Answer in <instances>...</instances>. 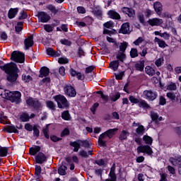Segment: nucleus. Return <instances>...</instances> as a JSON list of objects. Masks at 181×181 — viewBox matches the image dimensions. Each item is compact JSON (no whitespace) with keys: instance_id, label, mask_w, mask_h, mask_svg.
Masks as SVG:
<instances>
[{"instance_id":"f03ea898","label":"nucleus","mask_w":181,"mask_h":181,"mask_svg":"<svg viewBox=\"0 0 181 181\" xmlns=\"http://www.w3.org/2000/svg\"><path fill=\"white\" fill-rule=\"evenodd\" d=\"M70 146H73L74 152H78L80 148L83 147L86 149H91V145L88 140H76L75 141L69 142Z\"/></svg>"},{"instance_id":"49530a36","label":"nucleus","mask_w":181,"mask_h":181,"mask_svg":"<svg viewBox=\"0 0 181 181\" xmlns=\"http://www.w3.org/2000/svg\"><path fill=\"white\" fill-rule=\"evenodd\" d=\"M22 80L23 81H24V83H29L30 81H32V80H33V78H32L30 75L26 76V74H23Z\"/></svg>"},{"instance_id":"f3484780","label":"nucleus","mask_w":181,"mask_h":181,"mask_svg":"<svg viewBox=\"0 0 181 181\" xmlns=\"http://www.w3.org/2000/svg\"><path fill=\"white\" fill-rule=\"evenodd\" d=\"M107 16L110 19H113L115 21H119L121 19V15L118 13V12L115 11V10H110L107 12Z\"/></svg>"},{"instance_id":"338daca9","label":"nucleus","mask_w":181,"mask_h":181,"mask_svg":"<svg viewBox=\"0 0 181 181\" xmlns=\"http://www.w3.org/2000/svg\"><path fill=\"white\" fill-rule=\"evenodd\" d=\"M127 15L129 16V18H134L135 16V10L130 8Z\"/></svg>"},{"instance_id":"79ce46f5","label":"nucleus","mask_w":181,"mask_h":181,"mask_svg":"<svg viewBox=\"0 0 181 181\" xmlns=\"http://www.w3.org/2000/svg\"><path fill=\"white\" fill-rule=\"evenodd\" d=\"M121 98V93L119 92H117L112 95L110 100L113 103H115V101H118Z\"/></svg>"},{"instance_id":"13d9d810","label":"nucleus","mask_w":181,"mask_h":181,"mask_svg":"<svg viewBox=\"0 0 181 181\" xmlns=\"http://www.w3.org/2000/svg\"><path fill=\"white\" fill-rule=\"evenodd\" d=\"M40 173H42V167H40V165H35V176H40Z\"/></svg>"},{"instance_id":"412c9836","label":"nucleus","mask_w":181,"mask_h":181,"mask_svg":"<svg viewBox=\"0 0 181 181\" xmlns=\"http://www.w3.org/2000/svg\"><path fill=\"white\" fill-rule=\"evenodd\" d=\"M19 13V8H11L8 12V19H13L16 18V15Z\"/></svg>"},{"instance_id":"1a4fd4ad","label":"nucleus","mask_w":181,"mask_h":181,"mask_svg":"<svg viewBox=\"0 0 181 181\" xmlns=\"http://www.w3.org/2000/svg\"><path fill=\"white\" fill-rule=\"evenodd\" d=\"M22 97V93L19 91L13 92L12 95H11L9 101L11 103H15L16 104H20L22 100L21 99Z\"/></svg>"},{"instance_id":"052dcab7","label":"nucleus","mask_w":181,"mask_h":181,"mask_svg":"<svg viewBox=\"0 0 181 181\" xmlns=\"http://www.w3.org/2000/svg\"><path fill=\"white\" fill-rule=\"evenodd\" d=\"M151 121L158 124V118H159V115L158 113H153L151 115Z\"/></svg>"},{"instance_id":"bf43d9fd","label":"nucleus","mask_w":181,"mask_h":181,"mask_svg":"<svg viewBox=\"0 0 181 181\" xmlns=\"http://www.w3.org/2000/svg\"><path fill=\"white\" fill-rule=\"evenodd\" d=\"M44 29L45 32H47V33H50V32H53V27H52L50 24H45L44 25Z\"/></svg>"},{"instance_id":"7c9ffc66","label":"nucleus","mask_w":181,"mask_h":181,"mask_svg":"<svg viewBox=\"0 0 181 181\" xmlns=\"http://www.w3.org/2000/svg\"><path fill=\"white\" fill-rule=\"evenodd\" d=\"M47 9L52 12L54 16H56L57 13H59V9L55 7V6H53V4H49L47 6Z\"/></svg>"},{"instance_id":"4c0bfd02","label":"nucleus","mask_w":181,"mask_h":181,"mask_svg":"<svg viewBox=\"0 0 181 181\" xmlns=\"http://www.w3.org/2000/svg\"><path fill=\"white\" fill-rule=\"evenodd\" d=\"M146 73L148 76H155V69L151 66H146L145 68Z\"/></svg>"},{"instance_id":"8fccbe9b","label":"nucleus","mask_w":181,"mask_h":181,"mask_svg":"<svg viewBox=\"0 0 181 181\" xmlns=\"http://www.w3.org/2000/svg\"><path fill=\"white\" fill-rule=\"evenodd\" d=\"M129 100L132 104H139V101H141V99H138L133 95H130Z\"/></svg>"},{"instance_id":"37998d69","label":"nucleus","mask_w":181,"mask_h":181,"mask_svg":"<svg viewBox=\"0 0 181 181\" xmlns=\"http://www.w3.org/2000/svg\"><path fill=\"white\" fill-rule=\"evenodd\" d=\"M138 56H139L138 49L136 48H132L130 50V57L132 59H135V57H138Z\"/></svg>"},{"instance_id":"e433bc0d","label":"nucleus","mask_w":181,"mask_h":181,"mask_svg":"<svg viewBox=\"0 0 181 181\" xmlns=\"http://www.w3.org/2000/svg\"><path fill=\"white\" fill-rule=\"evenodd\" d=\"M127 47H128V42H127L126 41H123L122 42L120 43L119 46V52L125 53Z\"/></svg>"},{"instance_id":"3c124183","label":"nucleus","mask_w":181,"mask_h":181,"mask_svg":"<svg viewBox=\"0 0 181 181\" xmlns=\"http://www.w3.org/2000/svg\"><path fill=\"white\" fill-rule=\"evenodd\" d=\"M99 106H100V104L98 103H95L90 107V111L92 114H93V115H95V112Z\"/></svg>"},{"instance_id":"f704fd0d","label":"nucleus","mask_w":181,"mask_h":181,"mask_svg":"<svg viewBox=\"0 0 181 181\" xmlns=\"http://www.w3.org/2000/svg\"><path fill=\"white\" fill-rule=\"evenodd\" d=\"M20 119L21 122H29L30 117H29V113L28 112H23L20 115Z\"/></svg>"},{"instance_id":"b1692460","label":"nucleus","mask_w":181,"mask_h":181,"mask_svg":"<svg viewBox=\"0 0 181 181\" xmlns=\"http://www.w3.org/2000/svg\"><path fill=\"white\" fill-rule=\"evenodd\" d=\"M40 149H42V147H40V146H34V147H31L29 148V153L31 156H35V155L40 152Z\"/></svg>"},{"instance_id":"473e14b6","label":"nucleus","mask_w":181,"mask_h":181,"mask_svg":"<svg viewBox=\"0 0 181 181\" xmlns=\"http://www.w3.org/2000/svg\"><path fill=\"white\" fill-rule=\"evenodd\" d=\"M9 152V147H3L0 146V156L1 158H5L8 156V153Z\"/></svg>"},{"instance_id":"58836bf2","label":"nucleus","mask_w":181,"mask_h":181,"mask_svg":"<svg viewBox=\"0 0 181 181\" xmlns=\"http://www.w3.org/2000/svg\"><path fill=\"white\" fill-rule=\"evenodd\" d=\"M47 107L52 111H56V104L52 100H48L46 102Z\"/></svg>"},{"instance_id":"2f4dec72","label":"nucleus","mask_w":181,"mask_h":181,"mask_svg":"<svg viewBox=\"0 0 181 181\" xmlns=\"http://www.w3.org/2000/svg\"><path fill=\"white\" fill-rule=\"evenodd\" d=\"M118 67H119V62H118V60L110 62V68L112 69L113 71H117Z\"/></svg>"},{"instance_id":"5701e85b","label":"nucleus","mask_w":181,"mask_h":181,"mask_svg":"<svg viewBox=\"0 0 181 181\" xmlns=\"http://www.w3.org/2000/svg\"><path fill=\"white\" fill-rule=\"evenodd\" d=\"M134 69L136 71H144V69H145V60H141L139 63H136L134 64Z\"/></svg>"},{"instance_id":"7ed1b4c3","label":"nucleus","mask_w":181,"mask_h":181,"mask_svg":"<svg viewBox=\"0 0 181 181\" xmlns=\"http://www.w3.org/2000/svg\"><path fill=\"white\" fill-rule=\"evenodd\" d=\"M26 104L28 107H33L37 112H40L43 110V105L37 98L30 97L26 100Z\"/></svg>"},{"instance_id":"0eeeda50","label":"nucleus","mask_w":181,"mask_h":181,"mask_svg":"<svg viewBox=\"0 0 181 181\" xmlns=\"http://www.w3.org/2000/svg\"><path fill=\"white\" fill-rule=\"evenodd\" d=\"M144 95L148 101H155L158 98V92L152 90H146L144 91Z\"/></svg>"},{"instance_id":"e2e57ef3","label":"nucleus","mask_w":181,"mask_h":181,"mask_svg":"<svg viewBox=\"0 0 181 181\" xmlns=\"http://www.w3.org/2000/svg\"><path fill=\"white\" fill-rule=\"evenodd\" d=\"M127 131L125 130H122V134L119 135V140L120 141H125V139H127Z\"/></svg>"},{"instance_id":"ea45409f","label":"nucleus","mask_w":181,"mask_h":181,"mask_svg":"<svg viewBox=\"0 0 181 181\" xmlns=\"http://www.w3.org/2000/svg\"><path fill=\"white\" fill-rule=\"evenodd\" d=\"M136 132L137 135H140V136L144 135L145 134V127L141 124L136 129Z\"/></svg>"},{"instance_id":"393cba45","label":"nucleus","mask_w":181,"mask_h":181,"mask_svg":"<svg viewBox=\"0 0 181 181\" xmlns=\"http://www.w3.org/2000/svg\"><path fill=\"white\" fill-rule=\"evenodd\" d=\"M154 42L156 43H158V47H160L161 49H165V47H168V44H166V42L163 40L159 39L158 37H156L154 39Z\"/></svg>"},{"instance_id":"4be33fe9","label":"nucleus","mask_w":181,"mask_h":181,"mask_svg":"<svg viewBox=\"0 0 181 181\" xmlns=\"http://www.w3.org/2000/svg\"><path fill=\"white\" fill-rule=\"evenodd\" d=\"M47 54L51 57H59L60 52L54 51L52 47H48L46 50Z\"/></svg>"},{"instance_id":"c756f323","label":"nucleus","mask_w":181,"mask_h":181,"mask_svg":"<svg viewBox=\"0 0 181 181\" xmlns=\"http://www.w3.org/2000/svg\"><path fill=\"white\" fill-rule=\"evenodd\" d=\"M116 59L119 62H121L122 63H124V60L127 59V54L119 51L117 54H116Z\"/></svg>"},{"instance_id":"cd10ccee","label":"nucleus","mask_w":181,"mask_h":181,"mask_svg":"<svg viewBox=\"0 0 181 181\" xmlns=\"http://www.w3.org/2000/svg\"><path fill=\"white\" fill-rule=\"evenodd\" d=\"M8 117L5 115L4 112H0V124H3L4 125H6V124H11V122H7Z\"/></svg>"},{"instance_id":"bb28decb","label":"nucleus","mask_w":181,"mask_h":181,"mask_svg":"<svg viewBox=\"0 0 181 181\" xmlns=\"http://www.w3.org/2000/svg\"><path fill=\"white\" fill-rule=\"evenodd\" d=\"M117 131H118V128L110 129L105 131V134H106V136H107L109 139H112V136L115 135V132H117Z\"/></svg>"},{"instance_id":"f8f14e48","label":"nucleus","mask_w":181,"mask_h":181,"mask_svg":"<svg viewBox=\"0 0 181 181\" xmlns=\"http://www.w3.org/2000/svg\"><path fill=\"white\" fill-rule=\"evenodd\" d=\"M64 93L66 95H69V97H76L77 95V92H76V89L71 85H67L64 88Z\"/></svg>"},{"instance_id":"09e8293b","label":"nucleus","mask_w":181,"mask_h":181,"mask_svg":"<svg viewBox=\"0 0 181 181\" xmlns=\"http://www.w3.org/2000/svg\"><path fill=\"white\" fill-rule=\"evenodd\" d=\"M137 18L140 22V23H142V25L144 26H145V16H144V13H139L138 15H137Z\"/></svg>"},{"instance_id":"6ab92c4d","label":"nucleus","mask_w":181,"mask_h":181,"mask_svg":"<svg viewBox=\"0 0 181 181\" xmlns=\"http://www.w3.org/2000/svg\"><path fill=\"white\" fill-rule=\"evenodd\" d=\"M4 131L7 132L8 134H19V131L18 130V129H16V127L13 124L4 127Z\"/></svg>"},{"instance_id":"c85d7f7f","label":"nucleus","mask_w":181,"mask_h":181,"mask_svg":"<svg viewBox=\"0 0 181 181\" xmlns=\"http://www.w3.org/2000/svg\"><path fill=\"white\" fill-rule=\"evenodd\" d=\"M89 155L90 156L94 155V153H93V150L88 151V152L84 150H80L78 152V156H81V158H85L86 159L88 158Z\"/></svg>"},{"instance_id":"aec40b11","label":"nucleus","mask_w":181,"mask_h":181,"mask_svg":"<svg viewBox=\"0 0 181 181\" xmlns=\"http://www.w3.org/2000/svg\"><path fill=\"white\" fill-rule=\"evenodd\" d=\"M50 74V69L47 66H42L40 70L39 77L43 78V77H47Z\"/></svg>"},{"instance_id":"9d476101","label":"nucleus","mask_w":181,"mask_h":181,"mask_svg":"<svg viewBox=\"0 0 181 181\" xmlns=\"http://www.w3.org/2000/svg\"><path fill=\"white\" fill-rule=\"evenodd\" d=\"M37 16L38 19H40V22H41L42 23H47V22L50 21V19H52L50 15L45 11L38 12Z\"/></svg>"},{"instance_id":"20e7f679","label":"nucleus","mask_w":181,"mask_h":181,"mask_svg":"<svg viewBox=\"0 0 181 181\" xmlns=\"http://www.w3.org/2000/svg\"><path fill=\"white\" fill-rule=\"evenodd\" d=\"M54 99L57 103L58 108H61L64 110H67L70 105L69 104V101H67V98L62 95H57L54 96Z\"/></svg>"},{"instance_id":"a878e982","label":"nucleus","mask_w":181,"mask_h":181,"mask_svg":"<svg viewBox=\"0 0 181 181\" xmlns=\"http://www.w3.org/2000/svg\"><path fill=\"white\" fill-rule=\"evenodd\" d=\"M138 107H139V108H143V110H149L151 108V106L146 102V100L142 99H140Z\"/></svg>"},{"instance_id":"72a5a7b5","label":"nucleus","mask_w":181,"mask_h":181,"mask_svg":"<svg viewBox=\"0 0 181 181\" xmlns=\"http://www.w3.org/2000/svg\"><path fill=\"white\" fill-rule=\"evenodd\" d=\"M143 141L146 144V145L151 146L153 144V139L151 136L144 135L143 136Z\"/></svg>"},{"instance_id":"6e6d98bb","label":"nucleus","mask_w":181,"mask_h":181,"mask_svg":"<svg viewBox=\"0 0 181 181\" xmlns=\"http://www.w3.org/2000/svg\"><path fill=\"white\" fill-rule=\"evenodd\" d=\"M96 94H100V98H102V100H104V101H108V95H105L104 94V92H103L102 90L97 91Z\"/></svg>"},{"instance_id":"4d7b16f0","label":"nucleus","mask_w":181,"mask_h":181,"mask_svg":"<svg viewBox=\"0 0 181 181\" xmlns=\"http://www.w3.org/2000/svg\"><path fill=\"white\" fill-rule=\"evenodd\" d=\"M104 28L106 29H111V28H114V22L112 21H107L103 24Z\"/></svg>"},{"instance_id":"f257e3e1","label":"nucleus","mask_w":181,"mask_h":181,"mask_svg":"<svg viewBox=\"0 0 181 181\" xmlns=\"http://www.w3.org/2000/svg\"><path fill=\"white\" fill-rule=\"evenodd\" d=\"M0 69L7 75L6 80L9 83H15L19 78V68L14 62H9L4 66H0Z\"/></svg>"},{"instance_id":"864d4df0","label":"nucleus","mask_w":181,"mask_h":181,"mask_svg":"<svg viewBox=\"0 0 181 181\" xmlns=\"http://www.w3.org/2000/svg\"><path fill=\"white\" fill-rule=\"evenodd\" d=\"M61 45H64V46H71L73 42L71 41L64 38L60 40Z\"/></svg>"},{"instance_id":"39448f33","label":"nucleus","mask_w":181,"mask_h":181,"mask_svg":"<svg viewBox=\"0 0 181 181\" xmlns=\"http://www.w3.org/2000/svg\"><path fill=\"white\" fill-rule=\"evenodd\" d=\"M10 59L16 63H25V54L19 51H13L11 54Z\"/></svg>"},{"instance_id":"0e129e2a","label":"nucleus","mask_w":181,"mask_h":181,"mask_svg":"<svg viewBox=\"0 0 181 181\" xmlns=\"http://www.w3.org/2000/svg\"><path fill=\"white\" fill-rule=\"evenodd\" d=\"M93 18L90 16H86L83 18V22L86 23V25H91L93 23Z\"/></svg>"},{"instance_id":"2eb2a0df","label":"nucleus","mask_w":181,"mask_h":181,"mask_svg":"<svg viewBox=\"0 0 181 181\" xmlns=\"http://www.w3.org/2000/svg\"><path fill=\"white\" fill-rule=\"evenodd\" d=\"M169 162L173 165V166H179L181 165V156L177 155L175 157H170Z\"/></svg>"},{"instance_id":"c03bdc74","label":"nucleus","mask_w":181,"mask_h":181,"mask_svg":"<svg viewBox=\"0 0 181 181\" xmlns=\"http://www.w3.org/2000/svg\"><path fill=\"white\" fill-rule=\"evenodd\" d=\"M70 135V129L69 127H65L60 134L61 138H64V136H69Z\"/></svg>"},{"instance_id":"6e6552de","label":"nucleus","mask_w":181,"mask_h":181,"mask_svg":"<svg viewBox=\"0 0 181 181\" xmlns=\"http://www.w3.org/2000/svg\"><path fill=\"white\" fill-rule=\"evenodd\" d=\"M35 163H38L39 165H43L45 162H47V156L43 152H39L35 156Z\"/></svg>"},{"instance_id":"4468645a","label":"nucleus","mask_w":181,"mask_h":181,"mask_svg":"<svg viewBox=\"0 0 181 181\" xmlns=\"http://www.w3.org/2000/svg\"><path fill=\"white\" fill-rule=\"evenodd\" d=\"M33 45H35V42L33 41V35L28 36L27 38L24 40V45L25 50H28L29 47H33Z\"/></svg>"},{"instance_id":"de8ad7c7","label":"nucleus","mask_w":181,"mask_h":181,"mask_svg":"<svg viewBox=\"0 0 181 181\" xmlns=\"http://www.w3.org/2000/svg\"><path fill=\"white\" fill-rule=\"evenodd\" d=\"M167 88L168 90H170V91H176V90H177V86H176V83L170 82Z\"/></svg>"},{"instance_id":"ddd939ff","label":"nucleus","mask_w":181,"mask_h":181,"mask_svg":"<svg viewBox=\"0 0 181 181\" xmlns=\"http://www.w3.org/2000/svg\"><path fill=\"white\" fill-rule=\"evenodd\" d=\"M147 23L150 26H160L163 24V20L162 18H150L147 21Z\"/></svg>"},{"instance_id":"69168bd1","label":"nucleus","mask_w":181,"mask_h":181,"mask_svg":"<svg viewBox=\"0 0 181 181\" xmlns=\"http://www.w3.org/2000/svg\"><path fill=\"white\" fill-rule=\"evenodd\" d=\"M4 95H5L6 98L7 100H11V95H12V94L13 93L11 92L8 90H5V89H4Z\"/></svg>"},{"instance_id":"680f3d73","label":"nucleus","mask_w":181,"mask_h":181,"mask_svg":"<svg viewBox=\"0 0 181 181\" xmlns=\"http://www.w3.org/2000/svg\"><path fill=\"white\" fill-rule=\"evenodd\" d=\"M26 18H28V13H26V12L24 11H21L20 13V16H18V20L23 21V19H26Z\"/></svg>"},{"instance_id":"a211bd4d","label":"nucleus","mask_w":181,"mask_h":181,"mask_svg":"<svg viewBox=\"0 0 181 181\" xmlns=\"http://www.w3.org/2000/svg\"><path fill=\"white\" fill-rule=\"evenodd\" d=\"M153 8L155 12H156L158 15H162V11H163V6L162 5L161 2H159V1L154 2Z\"/></svg>"},{"instance_id":"423d86ee","label":"nucleus","mask_w":181,"mask_h":181,"mask_svg":"<svg viewBox=\"0 0 181 181\" xmlns=\"http://www.w3.org/2000/svg\"><path fill=\"white\" fill-rule=\"evenodd\" d=\"M136 151L138 153H146L148 156H152V155H153V150L152 149L151 146H139L137 147Z\"/></svg>"},{"instance_id":"774afa93","label":"nucleus","mask_w":181,"mask_h":181,"mask_svg":"<svg viewBox=\"0 0 181 181\" xmlns=\"http://www.w3.org/2000/svg\"><path fill=\"white\" fill-rule=\"evenodd\" d=\"M159 105H166V98L164 96H160Z\"/></svg>"},{"instance_id":"603ef678","label":"nucleus","mask_w":181,"mask_h":181,"mask_svg":"<svg viewBox=\"0 0 181 181\" xmlns=\"http://www.w3.org/2000/svg\"><path fill=\"white\" fill-rule=\"evenodd\" d=\"M119 179L120 181H127V174L124 175V173L121 172V168H119Z\"/></svg>"},{"instance_id":"a18cd8bd","label":"nucleus","mask_w":181,"mask_h":181,"mask_svg":"<svg viewBox=\"0 0 181 181\" xmlns=\"http://www.w3.org/2000/svg\"><path fill=\"white\" fill-rule=\"evenodd\" d=\"M115 169H116L115 163H113L110 168V170L109 173V176H112L113 177H117V174L115 173Z\"/></svg>"},{"instance_id":"dca6fc26","label":"nucleus","mask_w":181,"mask_h":181,"mask_svg":"<svg viewBox=\"0 0 181 181\" xmlns=\"http://www.w3.org/2000/svg\"><path fill=\"white\" fill-rule=\"evenodd\" d=\"M67 163L64 161L62 163V165L58 168V175H60V176H66L67 175Z\"/></svg>"},{"instance_id":"9b49d317","label":"nucleus","mask_w":181,"mask_h":181,"mask_svg":"<svg viewBox=\"0 0 181 181\" xmlns=\"http://www.w3.org/2000/svg\"><path fill=\"white\" fill-rule=\"evenodd\" d=\"M129 28L130 23L129 22L122 23L118 33H122V35H129L132 32V30H129Z\"/></svg>"},{"instance_id":"c9c22d12","label":"nucleus","mask_w":181,"mask_h":181,"mask_svg":"<svg viewBox=\"0 0 181 181\" xmlns=\"http://www.w3.org/2000/svg\"><path fill=\"white\" fill-rule=\"evenodd\" d=\"M61 117L64 121H70V118H71V116L70 115V112L69 110H65L62 112Z\"/></svg>"},{"instance_id":"5fc2aeb1","label":"nucleus","mask_w":181,"mask_h":181,"mask_svg":"<svg viewBox=\"0 0 181 181\" xmlns=\"http://www.w3.org/2000/svg\"><path fill=\"white\" fill-rule=\"evenodd\" d=\"M42 134L44 136H45L46 139H49L50 136L49 135V127H46V128L42 129Z\"/></svg>"},{"instance_id":"a19ab883","label":"nucleus","mask_w":181,"mask_h":181,"mask_svg":"<svg viewBox=\"0 0 181 181\" xmlns=\"http://www.w3.org/2000/svg\"><path fill=\"white\" fill-rule=\"evenodd\" d=\"M93 13L98 19H103V11L100 8L93 10Z\"/></svg>"}]
</instances>
